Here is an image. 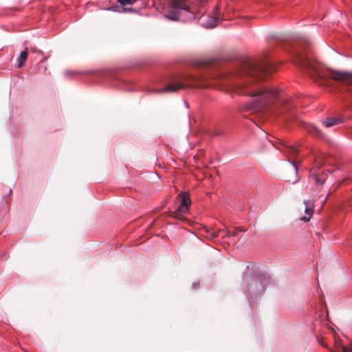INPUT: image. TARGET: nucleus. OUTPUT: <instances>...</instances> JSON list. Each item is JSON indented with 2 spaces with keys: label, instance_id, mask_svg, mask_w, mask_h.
<instances>
[{
  "label": "nucleus",
  "instance_id": "8",
  "mask_svg": "<svg viewBox=\"0 0 352 352\" xmlns=\"http://www.w3.org/2000/svg\"><path fill=\"white\" fill-rule=\"evenodd\" d=\"M342 122H343V119L341 117H338V118L331 117V118H326L324 120L322 121V123L326 127H331L336 124L342 123Z\"/></svg>",
  "mask_w": 352,
  "mask_h": 352
},
{
  "label": "nucleus",
  "instance_id": "3",
  "mask_svg": "<svg viewBox=\"0 0 352 352\" xmlns=\"http://www.w3.org/2000/svg\"><path fill=\"white\" fill-rule=\"evenodd\" d=\"M206 78L204 76L186 74L173 78L164 89L155 90L157 93L176 92L185 87H204Z\"/></svg>",
  "mask_w": 352,
  "mask_h": 352
},
{
  "label": "nucleus",
  "instance_id": "21",
  "mask_svg": "<svg viewBox=\"0 0 352 352\" xmlns=\"http://www.w3.org/2000/svg\"><path fill=\"white\" fill-rule=\"evenodd\" d=\"M212 20L214 21V22H216L217 18L212 19Z\"/></svg>",
  "mask_w": 352,
  "mask_h": 352
},
{
  "label": "nucleus",
  "instance_id": "17",
  "mask_svg": "<svg viewBox=\"0 0 352 352\" xmlns=\"http://www.w3.org/2000/svg\"><path fill=\"white\" fill-rule=\"evenodd\" d=\"M343 352H352V344L349 346H341Z\"/></svg>",
  "mask_w": 352,
  "mask_h": 352
},
{
  "label": "nucleus",
  "instance_id": "12",
  "mask_svg": "<svg viewBox=\"0 0 352 352\" xmlns=\"http://www.w3.org/2000/svg\"><path fill=\"white\" fill-rule=\"evenodd\" d=\"M27 58H28V52H27V49H26L25 50L21 52L19 55L18 67H21L22 66H23Z\"/></svg>",
  "mask_w": 352,
  "mask_h": 352
},
{
  "label": "nucleus",
  "instance_id": "11",
  "mask_svg": "<svg viewBox=\"0 0 352 352\" xmlns=\"http://www.w3.org/2000/svg\"><path fill=\"white\" fill-rule=\"evenodd\" d=\"M314 163L316 167L320 168L327 163V159L324 155H321L315 159Z\"/></svg>",
  "mask_w": 352,
  "mask_h": 352
},
{
  "label": "nucleus",
  "instance_id": "6",
  "mask_svg": "<svg viewBox=\"0 0 352 352\" xmlns=\"http://www.w3.org/2000/svg\"><path fill=\"white\" fill-rule=\"evenodd\" d=\"M182 9H179L177 8H175L173 6H170L169 5V8L168 9L167 12L165 14L164 16L168 20L177 21L180 18V10Z\"/></svg>",
  "mask_w": 352,
  "mask_h": 352
},
{
  "label": "nucleus",
  "instance_id": "18",
  "mask_svg": "<svg viewBox=\"0 0 352 352\" xmlns=\"http://www.w3.org/2000/svg\"><path fill=\"white\" fill-rule=\"evenodd\" d=\"M226 234H229L230 236H236L238 234V231L236 229L233 232L226 230Z\"/></svg>",
  "mask_w": 352,
  "mask_h": 352
},
{
  "label": "nucleus",
  "instance_id": "1",
  "mask_svg": "<svg viewBox=\"0 0 352 352\" xmlns=\"http://www.w3.org/2000/svg\"><path fill=\"white\" fill-rule=\"evenodd\" d=\"M276 69V66L267 60L260 63L245 60L222 78L234 81L232 86L235 93L253 98L248 106V111H262L278 98V91L276 88L261 87L258 82L265 80Z\"/></svg>",
  "mask_w": 352,
  "mask_h": 352
},
{
  "label": "nucleus",
  "instance_id": "19",
  "mask_svg": "<svg viewBox=\"0 0 352 352\" xmlns=\"http://www.w3.org/2000/svg\"><path fill=\"white\" fill-rule=\"evenodd\" d=\"M237 230V231H240V232H245V230L242 228H236Z\"/></svg>",
  "mask_w": 352,
  "mask_h": 352
},
{
  "label": "nucleus",
  "instance_id": "5",
  "mask_svg": "<svg viewBox=\"0 0 352 352\" xmlns=\"http://www.w3.org/2000/svg\"><path fill=\"white\" fill-rule=\"evenodd\" d=\"M178 197L180 199V205L175 212H171L170 217L181 219L184 214H186L189 211L191 201L188 193L182 192L179 194Z\"/></svg>",
  "mask_w": 352,
  "mask_h": 352
},
{
  "label": "nucleus",
  "instance_id": "9",
  "mask_svg": "<svg viewBox=\"0 0 352 352\" xmlns=\"http://www.w3.org/2000/svg\"><path fill=\"white\" fill-rule=\"evenodd\" d=\"M307 130L309 133L312 135L313 136L318 138H323V133L322 131L316 127L315 125L310 124L308 125L307 127Z\"/></svg>",
  "mask_w": 352,
  "mask_h": 352
},
{
  "label": "nucleus",
  "instance_id": "16",
  "mask_svg": "<svg viewBox=\"0 0 352 352\" xmlns=\"http://www.w3.org/2000/svg\"><path fill=\"white\" fill-rule=\"evenodd\" d=\"M283 109H290L292 107H294L293 104H291V99H288L287 100H285V102H283Z\"/></svg>",
  "mask_w": 352,
  "mask_h": 352
},
{
  "label": "nucleus",
  "instance_id": "7",
  "mask_svg": "<svg viewBox=\"0 0 352 352\" xmlns=\"http://www.w3.org/2000/svg\"><path fill=\"white\" fill-rule=\"evenodd\" d=\"M188 1V0H169V5L179 9H182L194 15V12L191 11L190 6L186 4Z\"/></svg>",
  "mask_w": 352,
  "mask_h": 352
},
{
  "label": "nucleus",
  "instance_id": "10",
  "mask_svg": "<svg viewBox=\"0 0 352 352\" xmlns=\"http://www.w3.org/2000/svg\"><path fill=\"white\" fill-rule=\"evenodd\" d=\"M305 212L306 213V215L302 217H300V221H309L312 216L313 214V209L310 206H306L305 208Z\"/></svg>",
  "mask_w": 352,
  "mask_h": 352
},
{
  "label": "nucleus",
  "instance_id": "13",
  "mask_svg": "<svg viewBox=\"0 0 352 352\" xmlns=\"http://www.w3.org/2000/svg\"><path fill=\"white\" fill-rule=\"evenodd\" d=\"M206 232L211 235L212 237L214 238V237H217L220 233H222L223 235H222V237L225 238L226 236H230L229 234H226V231L223 230H218V232L216 233L214 231H210L209 230H206Z\"/></svg>",
  "mask_w": 352,
  "mask_h": 352
},
{
  "label": "nucleus",
  "instance_id": "15",
  "mask_svg": "<svg viewBox=\"0 0 352 352\" xmlns=\"http://www.w3.org/2000/svg\"><path fill=\"white\" fill-rule=\"evenodd\" d=\"M118 3L122 6L133 5L137 0H118Z\"/></svg>",
  "mask_w": 352,
  "mask_h": 352
},
{
  "label": "nucleus",
  "instance_id": "2",
  "mask_svg": "<svg viewBox=\"0 0 352 352\" xmlns=\"http://www.w3.org/2000/svg\"><path fill=\"white\" fill-rule=\"evenodd\" d=\"M292 47L296 64L312 78H329L340 82L344 87H349L346 91L352 92V73L330 69L328 74H324L318 63L308 58V53L311 51V45L307 38H300L295 41L292 43Z\"/></svg>",
  "mask_w": 352,
  "mask_h": 352
},
{
  "label": "nucleus",
  "instance_id": "14",
  "mask_svg": "<svg viewBox=\"0 0 352 352\" xmlns=\"http://www.w3.org/2000/svg\"><path fill=\"white\" fill-rule=\"evenodd\" d=\"M314 179L315 182L319 185H322L324 182V177L320 176L317 174L315 175Z\"/></svg>",
  "mask_w": 352,
  "mask_h": 352
},
{
  "label": "nucleus",
  "instance_id": "20",
  "mask_svg": "<svg viewBox=\"0 0 352 352\" xmlns=\"http://www.w3.org/2000/svg\"><path fill=\"white\" fill-rule=\"evenodd\" d=\"M210 25L211 28H214L216 26L217 23H211V24H209Z\"/></svg>",
  "mask_w": 352,
  "mask_h": 352
},
{
  "label": "nucleus",
  "instance_id": "4",
  "mask_svg": "<svg viewBox=\"0 0 352 352\" xmlns=\"http://www.w3.org/2000/svg\"><path fill=\"white\" fill-rule=\"evenodd\" d=\"M274 145L281 152L284 153L288 158V161L292 163L294 168V177H292L289 175H287L285 176V178L287 182L292 184H295L298 181V168L294 160L295 157L298 154V151L293 146L287 145L284 142L280 140L277 141V142Z\"/></svg>",
  "mask_w": 352,
  "mask_h": 352
}]
</instances>
